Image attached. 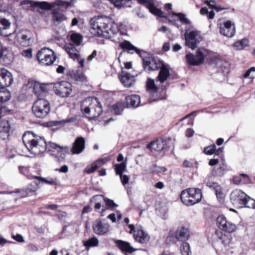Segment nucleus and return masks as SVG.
Instances as JSON below:
<instances>
[{"mask_svg":"<svg viewBox=\"0 0 255 255\" xmlns=\"http://www.w3.org/2000/svg\"><path fill=\"white\" fill-rule=\"evenodd\" d=\"M90 25L91 33L108 39L112 38L120 30L117 23L106 16H98L91 19Z\"/></svg>","mask_w":255,"mask_h":255,"instance_id":"1","label":"nucleus"},{"mask_svg":"<svg viewBox=\"0 0 255 255\" xmlns=\"http://www.w3.org/2000/svg\"><path fill=\"white\" fill-rule=\"evenodd\" d=\"M120 46L123 49L127 50L129 53L136 52L142 59L144 69L149 71H155L159 69L162 63L159 60L152 56H146L147 53L143 50H140L129 41L125 40L121 42Z\"/></svg>","mask_w":255,"mask_h":255,"instance_id":"2","label":"nucleus"},{"mask_svg":"<svg viewBox=\"0 0 255 255\" xmlns=\"http://www.w3.org/2000/svg\"><path fill=\"white\" fill-rule=\"evenodd\" d=\"M22 141L31 153L35 155H40L46 150L47 142L45 138L31 131H27L23 135Z\"/></svg>","mask_w":255,"mask_h":255,"instance_id":"3","label":"nucleus"},{"mask_svg":"<svg viewBox=\"0 0 255 255\" xmlns=\"http://www.w3.org/2000/svg\"><path fill=\"white\" fill-rule=\"evenodd\" d=\"M83 114L89 120L98 118L102 113V105L96 98L88 97L83 101L81 105Z\"/></svg>","mask_w":255,"mask_h":255,"instance_id":"4","label":"nucleus"},{"mask_svg":"<svg viewBox=\"0 0 255 255\" xmlns=\"http://www.w3.org/2000/svg\"><path fill=\"white\" fill-rule=\"evenodd\" d=\"M232 203L238 207L255 209V200L248 196L241 190H234L230 194Z\"/></svg>","mask_w":255,"mask_h":255,"instance_id":"5","label":"nucleus"},{"mask_svg":"<svg viewBox=\"0 0 255 255\" xmlns=\"http://www.w3.org/2000/svg\"><path fill=\"white\" fill-rule=\"evenodd\" d=\"M202 197L201 190L198 188H189L183 190L180 195L183 203L187 206H191L199 203Z\"/></svg>","mask_w":255,"mask_h":255,"instance_id":"6","label":"nucleus"},{"mask_svg":"<svg viewBox=\"0 0 255 255\" xmlns=\"http://www.w3.org/2000/svg\"><path fill=\"white\" fill-rule=\"evenodd\" d=\"M32 110L34 115L38 118H44L50 111L49 102L42 98H39L33 103Z\"/></svg>","mask_w":255,"mask_h":255,"instance_id":"7","label":"nucleus"},{"mask_svg":"<svg viewBox=\"0 0 255 255\" xmlns=\"http://www.w3.org/2000/svg\"><path fill=\"white\" fill-rule=\"evenodd\" d=\"M36 58L40 64L49 66L53 64L56 59V56L54 51L48 48L44 47L38 51Z\"/></svg>","mask_w":255,"mask_h":255,"instance_id":"8","label":"nucleus"},{"mask_svg":"<svg viewBox=\"0 0 255 255\" xmlns=\"http://www.w3.org/2000/svg\"><path fill=\"white\" fill-rule=\"evenodd\" d=\"M27 4H30V5L33 7H38L42 9L49 10L56 5H60L65 7H67L70 5L71 2L61 0H56L51 3H49L45 1L34 2L31 0H24L21 3V4L22 5Z\"/></svg>","mask_w":255,"mask_h":255,"instance_id":"9","label":"nucleus"},{"mask_svg":"<svg viewBox=\"0 0 255 255\" xmlns=\"http://www.w3.org/2000/svg\"><path fill=\"white\" fill-rule=\"evenodd\" d=\"M184 36L186 45L192 49H195L202 39L200 31L197 30H186Z\"/></svg>","mask_w":255,"mask_h":255,"instance_id":"10","label":"nucleus"},{"mask_svg":"<svg viewBox=\"0 0 255 255\" xmlns=\"http://www.w3.org/2000/svg\"><path fill=\"white\" fill-rule=\"evenodd\" d=\"M210 65L216 68L218 72L222 73L224 76L226 75L229 72L230 65L229 63L222 59L219 56H213L211 57Z\"/></svg>","mask_w":255,"mask_h":255,"instance_id":"11","label":"nucleus"},{"mask_svg":"<svg viewBox=\"0 0 255 255\" xmlns=\"http://www.w3.org/2000/svg\"><path fill=\"white\" fill-rule=\"evenodd\" d=\"M218 27L221 34L229 37L234 36L236 32L235 24L230 20H220L218 22Z\"/></svg>","mask_w":255,"mask_h":255,"instance_id":"12","label":"nucleus"},{"mask_svg":"<svg viewBox=\"0 0 255 255\" xmlns=\"http://www.w3.org/2000/svg\"><path fill=\"white\" fill-rule=\"evenodd\" d=\"M146 91L150 96L149 103L163 99V97L158 91V88L155 84L154 80L148 78L146 82Z\"/></svg>","mask_w":255,"mask_h":255,"instance_id":"13","label":"nucleus"},{"mask_svg":"<svg viewBox=\"0 0 255 255\" xmlns=\"http://www.w3.org/2000/svg\"><path fill=\"white\" fill-rule=\"evenodd\" d=\"M53 89L55 94L62 98L67 97L72 92L71 85L65 81H62L55 84Z\"/></svg>","mask_w":255,"mask_h":255,"instance_id":"14","label":"nucleus"},{"mask_svg":"<svg viewBox=\"0 0 255 255\" xmlns=\"http://www.w3.org/2000/svg\"><path fill=\"white\" fill-rule=\"evenodd\" d=\"M31 32L27 29L20 30L17 33V41L22 46L26 47L32 43Z\"/></svg>","mask_w":255,"mask_h":255,"instance_id":"15","label":"nucleus"},{"mask_svg":"<svg viewBox=\"0 0 255 255\" xmlns=\"http://www.w3.org/2000/svg\"><path fill=\"white\" fill-rule=\"evenodd\" d=\"M217 224L218 228L227 233L234 232L236 229V225L227 221L225 217L220 216L217 219Z\"/></svg>","mask_w":255,"mask_h":255,"instance_id":"16","label":"nucleus"},{"mask_svg":"<svg viewBox=\"0 0 255 255\" xmlns=\"http://www.w3.org/2000/svg\"><path fill=\"white\" fill-rule=\"evenodd\" d=\"M128 227L130 229V234L134 233V238L136 241L140 243H146L149 241L150 237L142 229H137L136 231H134L135 227L133 225H128Z\"/></svg>","mask_w":255,"mask_h":255,"instance_id":"17","label":"nucleus"},{"mask_svg":"<svg viewBox=\"0 0 255 255\" xmlns=\"http://www.w3.org/2000/svg\"><path fill=\"white\" fill-rule=\"evenodd\" d=\"M11 73L4 68H0V87L10 86L13 82Z\"/></svg>","mask_w":255,"mask_h":255,"instance_id":"18","label":"nucleus"},{"mask_svg":"<svg viewBox=\"0 0 255 255\" xmlns=\"http://www.w3.org/2000/svg\"><path fill=\"white\" fill-rule=\"evenodd\" d=\"M186 61L188 64L191 65H199L203 63L204 56L200 50L196 52V55L194 56L191 53H188L186 56Z\"/></svg>","mask_w":255,"mask_h":255,"instance_id":"19","label":"nucleus"},{"mask_svg":"<svg viewBox=\"0 0 255 255\" xmlns=\"http://www.w3.org/2000/svg\"><path fill=\"white\" fill-rule=\"evenodd\" d=\"M85 148V140L82 136L77 137L72 144L70 151L72 154H79Z\"/></svg>","mask_w":255,"mask_h":255,"instance_id":"20","label":"nucleus"},{"mask_svg":"<svg viewBox=\"0 0 255 255\" xmlns=\"http://www.w3.org/2000/svg\"><path fill=\"white\" fill-rule=\"evenodd\" d=\"M138 2L147 7L151 13L159 17H165L164 12L154 6V0H137Z\"/></svg>","mask_w":255,"mask_h":255,"instance_id":"21","label":"nucleus"},{"mask_svg":"<svg viewBox=\"0 0 255 255\" xmlns=\"http://www.w3.org/2000/svg\"><path fill=\"white\" fill-rule=\"evenodd\" d=\"M138 2L147 7L151 13L159 17H165L164 12L154 6V0H137Z\"/></svg>","mask_w":255,"mask_h":255,"instance_id":"22","label":"nucleus"},{"mask_svg":"<svg viewBox=\"0 0 255 255\" xmlns=\"http://www.w3.org/2000/svg\"><path fill=\"white\" fill-rule=\"evenodd\" d=\"M211 177H207L205 180V184L209 188L215 191L217 198L218 199H223L224 197V194L223 188L217 182H212L210 181Z\"/></svg>","mask_w":255,"mask_h":255,"instance_id":"23","label":"nucleus"},{"mask_svg":"<svg viewBox=\"0 0 255 255\" xmlns=\"http://www.w3.org/2000/svg\"><path fill=\"white\" fill-rule=\"evenodd\" d=\"M104 197L102 195H96L94 196L92 199L91 202L95 203V209L96 211L100 213L101 216H104V212L106 211L107 208L104 207Z\"/></svg>","mask_w":255,"mask_h":255,"instance_id":"24","label":"nucleus"},{"mask_svg":"<svg viewBox=\"0 0 255 255\" xmlns=\"http://www.w3.org/2000/svg\"><path fill=\"white\" fill-rule=\"evenodd\" d=\"M93 229L95 234L103 235L109 232V225L103 223L101 220H97L93 223Z\"/></svg>","mask_w":255,"mask_h":255,"instance_id":"25","label":"nucleus"},{"mask_svg":"<svg viewBox=\"0 0 255 255\" xmlns=\"http://www.w3.org/2000/svg\"><path fill=\"white\" fill-rule=\"evenodd\" d=\"M147 147L150 148L151 150L160 151L166 148H168L169 146L166 140L160 138L151 142L150 144L148 145Z\"/></svg>","mask_w":255,"mask_h":255,"instance_id":"26","label":"nucleus"},{"mask_svg":"<svg viewBox=\"0 0 255 255\" xmlns=\"http://www.w3.org/2000/svg\"><path fill=\"white\" fill-rule=\"evenodd\" d=\"M10 125L7 121H2L0 123V137L2 140L10 139Z\"/></svg>","mask_w":255,"mask_h":255,"instance_id":"27","label":"nucleus"},{"mask_svg":"<svg viewBox=\"0 0 255 255\" xmlns=\"http://www.w3.org/2000/svg\"><path fill=\"white\" fill-rule=\"evenodd\" d=\"M46 145V149L48 151H53V149H55L58 152L63 153V156H62V154L61 155V156H62V158H64L66 154L68 153L69 151V148L68 146H60L57 144L52 142H49L48 143H47Z\"/></svg>","mask_w":255,"mask_h":255,"instance_id":"28","label":"nucleus"},{"mask_svg":"<svg viewBox=\"0 0 255 255\" xmlns=\"http://www.w3.org/2000/svg\"><path fill=\"white\" fill-rule=\"evenodd\" d=\"M66 19V16L59 9L55 8L53 10L52 22L55 26L58 25Z\"/></svg>","mask_w":255,"mask_h":255,"instance_id":"29","label":"nucleus"},{"mask_svg":"<svg viewBox=\"0 0 255 255\" xmlns=\"http://www.w3.org/2000/svg\"><path fill=\"white\" fill-rule=\"evenodd\" d=\"M159 69L160 70L157 77V80L163 83L170 75L169 67L168 65L162 64Z\"/></svg>","mask_w":255,"mask_h":255,"instance_id":"30","label":"nucleus"},{"mask_svg":"<svg viewBox=\"0 0 255 255\" xmlns=\"http://www.w3.org/2000/svg\"><path fill=\"white\" fill-rule=\"evenodd\" d=\"M64 49L68 53L71 58L74 60L79 59L80 57L79 51L73 44L67 43L64 45Z\"/></svg>","mask_w":255,"mask_h":255,"instance_id":"31","label":"nucleus"},{"mask_svg":"<svg viewBox=\"0 0 255 255\" xmlns=\"http://www.w3.org/2000/svg\"><path fill=\"white\" fill-rule=\"evenodd\" d=\"M33 91L36 96L42 97L48 91L46 85L35 82L33 84Z\"/></svg>","mask_w":255,"mask_h":255,"instance_id":"32","label":"nucleus"},{"mask_svg":"<svg viewBox=\"0 0 255 255\" xmlns=\"http://www.w3.org/2000/svg\"><path fill=\"white\" fill-rule=\"evenodd\" d=\"M126 104L128 107H137L140 103V97L137 95H132L126 98Z\"/></svg>","mask_w":255,"mask_h":255,"instance_id":"33","label":"nucleus"},{"mask_svg":"<svg viewBox=\"0 0 255 255\" xmlns=\"http://www.w3.org/2000/svg\"><path fill=\"white\" fill-rule=\"evenodd\" d=\"M8 50L5 48H1L0 50V63L3 65H8L12 62V58Z\"/></svg>","mask_w":255,"mask_h":255,"instance_id":"34","label":"nucleus"},{"mask_svg":"<svg viewBox=\"0 0 255 255\" xmlns=\"http://www.w3.org/2000/svg\"><path fill=\"white\" fill-rule=\"evenodd\" d=\"M175 237L178 240L187 239L189 237L188 230L184 227L178 228L175 232Z\"/></svg>","mask_w":255,"mask_h":255,"instance_id":"35","label":"nucleus"},{"mask_svg":"<svg viewBox=\"0 0 255 255\" xmlns=\"http://www.w3.org/2000/svg\"><path fill=\"white\" fill-rule=\"evenodd\" d=\"M120 80L122 83L127 87L131 86L134 83V77L128 73L123 75Z\"/></svg>","mask_w":255,"mask_h":255,"instance_id":"36","label":"nucleus"},{"mask_svg":"<svg viewBox=\"0 0 255 255\" xmlns=\"http://www.w3.org/2000/svg\"><path fill=\"white\" fill-rule=\"evenodd\" d=\"M227 170V165L225 163H222L220 165L219 167L214 168L212 170L211 174L214 177H222L224 175Z\"/></svg>","mask_w":255,"mask_h":255,"instance_id":"37","label":"nucleus"},{"mask_svg":"<svg viewBox=\"0 0 255 255\" xmlns=\"http://www.w3.org/2000/svg\"><path fill=\"white\" fill-rule=\"evenodd\" d=\"M16 30L15 29L12 33H7L5 31H0L1 36L6 37V41L9 45H14L16 42Z\"/></svg>","mask_w":255,"mask_h":255,"instance_id":"38","label":"nucleus"},{"mask_svg":"<svg viewBox=\"0 0 255 255\" xmlns=\"http://www.w3.org/2000/svg\"><path fill=\"white\" fill-rule=\"evenodd\" d=\"M116 245L121 250L124 252L132 253L134 251L133 248L127 242L122 241H117L116 242Z\"/></svg>","mask_w":255,"mask_h":255,"instance_id":"39","label":"nucleus"},{"mask_svg":"<svg viewBox=\"0 0 255 255\" xmlns=\"http://www.w3.org/2000/svg\"><path fill=\"white\" fill-rule=\"evenodd\" d=\"M11 94L5 87H0V102H6L10 100Z\"/></svg>","mask_w":255,"mask_h":255,"instance_id":"40","label":"nucleus"},{"mask_svg":"<svg viewBox=\"0 0 255 255\" xmlns=\"http://www.w3.org/2000/svg\"><path fill=\"white\" fill-rule=\"evenodd\" d=\"M255 72V67H252L248 69L243 76V81L245 83V80L247 79L248 81L247 83H252L254 79V76L251 74L252 72Z\"/></svg>","mask_w":255,"mask_h":255,"instance_id":"41","label":"nucleus"},{"mask_svg":"<svg viewBox=\"0 0 255 255\" xmlns=\"http://www.w3.org/2000/svg\"><path fill=\"white\" fill-rule=\"evenodd\" d=\"M249 46V40L247 39H243L235 42L233 46L237 50L243 49L246 47Z\"/></svg>","mask_w":255,"mask_h":255,"instance_id":"42","label":"nucleus"},{"mask_svg":"<svg viewBox=\"0 0 255 255\" xmlns=\"http://www.w3.org/2000/svg\"><path fill=\"white\" fill-rule=\"evenodd\" d=\"M127 168V163L125 162H122L119 164H116L114 165V169L116 171V174L118 175L123 174Z\"/></svg>","mask_w":255,"mask_h":255,"instance_id":"43","label":"nucleus"},{"mask_svg":"<svg viewBox=\"0 0 255 255\" xmlns=\"http://www.w3.org/2000/svg\"><path fill=\"white\" fill-rule=\"evenodd\" d=\"M180 252L182 255H191L192 254L189 244L187 242L182 244L180 247Z\"/></svg>","mask_w":255,"mask_h":255,"instance_id":"44","label":"nucleus"},{"mask_svg":"<svg viewBox=\"0 0 255 255\" xmlns=\"http://www.w3.org/2000/svg\"><path fill=\"white\" fill-rule=\"evenodd\" d=\"M232 239V235L230 233L224 234L222 235L221 237L220 238V240L225 246H227L230 245Z\"/></svg>","mask_w":255,"mask_h":255,"instance_id":"45","label":"nucleus"},{"mask_svg":"<svg viewBox=\"0 0 255 255\" xmlns=\"http://www.w3.org/2000/svg\"><path fill=\"white\" fill-rule=\"evenodd\" d=\"M71 40L77 45H79L82 41V36L79 33H75L70 35Z\"/></svg>","mask_w":255,"mask_h":255,"instance_id":"46","label":"nucleus"},{"mask_svg":"<svg viewBox=\"0 0 255 255\" xmlns=\"http://www.w3.org/2000/svg\"><path fill=\"white\" fill-rule=\"evenodd\" d=\"M99 243L98 240L96 237H92L89 240L84 242V245L86 248H89L91 247H95L98 246Z\"/></svg>","mask_w":255,"mask_h":255,"instance_id":"47","label":"nucleus"},{"mask_svg":"<svg viewBox=\"0 0 255 255\" xmlns=\"http://www.w3.org/2000/svg\"><path fill=\"white\" fill-rule=\"evenodd\" d=\"M166 170V168L164 167L158 166L156 165H152L148 170L149 173H159L162 172Z\"/></svg>","mask_w":255,"mask_h":255,"instance_id":"48","label":"nucleus"},{"mask_svg":"<svg viewBox=\"0 0 255 255\" xmlns=\"http://www.w3.org/2000/svg\"><path fill=\"white\" fill-rule=\"evenodd\" d=\"M0 31H4L8 29L10 25V22L6 18H1L0 20Z\"/></svg>","mask_w":255,"mask_h":255,"instance_id":"49","label":"nucleus"},{"mask_svg":"<svg viewBox=\"0 0 255 255\" xmlns=\"http://www.w3.org/2000/svg\"><path fill=\"white\" fill-rule=\"evenodd\" d=\"M112 110L116 115H120L123 111V105L121 103H116L112 106Z\"/></svg>","mask_w":255,"mask_h":255,"instance_id":"50","label":"nucleus"},{"mask_svg":"<svg viewBox=\"0 0 255 255\" xmlns=\"http://www.w3.org/2000/svg\"><path fill=\"white\" fill-rule=\"evenodd\" d=\"M34 178L49 185H54L56 184L55 180L52 178H44L39 176H34Z\"/></svg>","mask_w":255,"mask_h":255,"instance_id":"51","label":"nucleus"},{"mask_svg":"<svg viewBox=\"0 0 255 255\" xmlns=\"http://www.w3.org/2000/svg\"><path fill=\"white\" fill-rule=\"evenodd\" d=\"M216 149V146L215 144H213L204 148V151L206 154L212 155L215 152Z\"/></svg>","mask_w":255,"mask_h":255,"instance_id":"52","label":"nucleus"},{"mask_svg":"<svg viewBox=\"0 0 255 255\" xmlns=\"http://www.w3.org/2000/svg\"><path fill=\"white\" fill-rule=\"evenodd\" d=\"M109 160L110 159L109 158L106 157L105 158L98 159L95 161L93 164L97 169L98 167L102 166V165H103L104 164H105L107 161H109Z\"/></svg>","mask_w":255,"mask_h":255,"instance_id":"53","label":"nucleus"},{"mask_svg":"<svg viewBox=\"0 0 255 255\" xmlns=\"http://www.w3.org/2000/svg\"><path fill=\"white\" fill-rule=\"evenodd\" d=\"M15 153L16 150L14 148H11L9 147L6 148V156L8 158L10 159L13 158L15 156Z\"/></svg>","mask_w":255,"mask_h":255,"instance_id":"54","label":"nucleus"},{"mask_svg":"<svg viewBox=\"0 0 255 255\" xmlns=\"http://www.w3.org/2000/svg\"><path fill=\"white\" fill-rule=\"evenodd\" d=\"M104 202L106 203L107 205V209L108 208H114L118 207V205L116 204L113 200L109 199L108 198H106L104 197Z\"/></svg>","mask_w":255,"mask_h":255,"instance_id":"55","label":"nucleus"},{"mask_svg":"<svg viewBox=\"0 0 255 255\" xmlns=\"http://www.w3.org/2000/svg\"><path fill=\"white\" fill-rule=\"evenodd\" d=\"M174 14L177 15L178 16L179 19L180 21L185 24H190L191 21L189 19H188L187 17H186L185 15L182 13H174Z\"/></svg>","mask_w":255,"mask_h":255,"instance_id":"56","label":"nucleus"},{"mask_svg":"<svg viewBox=\"0 0 255 255\" xmlns=\"http://www.w3.org/2000/svg\"><path fill=\"white\" fill-rule=\"evenodd\" d=\"M206 3L210 7L215 8L217 11H219L223 8L221 7L217 6L215 5V2L213 0H209L205 1Z\"/></svg>","mask_w":255,"mask_h":255,"instance_id":"57","label":"nucleus"},{"mask_svg":"<svg viewBox=\"0 0 255 255\" xmlns=\"http://www.w3.org/2000/svg\"><path fill=\"white\" fill-rule=\"evenodd\" d=\"M120 179L122 183V184L124 186H125L126 184H128L129 180V178L127 175L122 174L120 175Z\"/></svg>","mask_w":255,"mask_h":255,"instance_id":"58","label":"nucleus"},{"mask_svg":"<svg viewBox=\"0 0 255 255\" xmlns=\"http://www.w3.org/2000/svg\"><path fill=\"white\" fill-rule=\"evenodd\" d=\"M21 55L28 58H31L32 55L31 49L28 48L26 50H23L21 53Z\"/></svg>","mask_w":255,"mask_h":255,"instance_id":"59","label":"nucleus"},{"mask_svg":"<svg viewBox=\"0 0 255 255\" xmlns=\"http://www.w3.org/2000/svg\"><path fill=\"white\" fill-rule=\"evenodd\" d=\"M96 169L95 166H94V164L92 163L91 165H88L85 170L86 172H87L88 174L91 173L93 172Z\"/></svg>","mask_w":255,"mask_h":255,"instance_id":"60","label":"nucleus"},{"mask_svg":"<svg viewBox=\"0 0 255 255\" xmlns=\"http://www.w3.org/2000/svg\"><path fill=\"white\" fill-rule=\"evenodd\" d=\"M241 176L242 178V184H247L250 182V178L247 175L245 174H241Z\"/></svg>","mask_w":255,"mask_h":255,"instance_id":"61","label":"nucleus"},{"mask_svg":"<svg viewBox=\"0 0 255 255\" xmlns=\"http://www.w3.org/2000/svg\"><path fill=\"white\" fill-rule=\"evenodd\" d=\"M19 170L21 173L26 175L28 172V167L27 166H21L19 167Z\"/></svg>","mask_w":255,"mask_h":255,"instance_id":"62","label":"nucleus"},{"mask_svg":"<svg viewBox=\"0 0 255 255\" xmlns=\"http://www.w3.org/2000/svg\"><path fill=\"white\" fill-rule=\"evenodd\" d=\"M7 111L6 107L4 106H2L1 104H0V118L4 116L5 113Z\"/></svg>","mask_w":255,"mask_h":255,"instance_id":"63","label":"nucleus"},{"mask_svg":"<svg viewBox=\"0 0 255 255\" xmlns=\"http://www.w3.org/2000/svg\"><path fill=\"white\" fill-rule=\"evenodd\" d=\"M233 182L237 185L242 183V178L241 175L240 176L234 177L233 178Z\"/></svg>","mask_w":255,"mask_h":255,"instance_id":"64","label":"nucleus"}]
</instances>
